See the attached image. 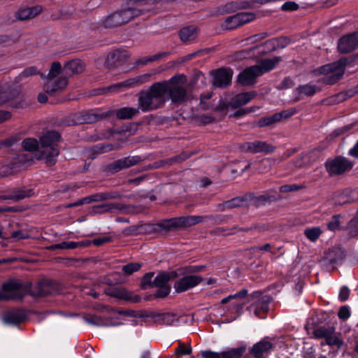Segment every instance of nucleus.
Listing matches in <instances>:
<instances>
[{
	"label": "nucleus",
	"instance_id": "nucleus-48",
	"mask_svg": "<svg viewBox=\"0 0 358 358\" xmlns=\"http://www.w3.org/2000/svg\"><path fill=\"white\" fill-rule=\"evenodd\" d=\"M348 229L349 237L356 238L358 236V213L349 221Z\"/></svg>",
	"mask_w": 358,
	"mask_h": 358
},
{
	"label": "nucleus",
	"instance_id": "nucleus-10",
	"mask_svg": "<svg viewBox=\"0 0 358 358\" xmlns=\"http://www.w3.org/2000/svg\"><path fill=\"white\" fill-rule=\"evenodd\" d=\"M143 159L140 156H128L122 157L108 164L105 166L104 171L108 173L115 174L123 169L130 168L138 164Z\"/></svg>",
	"mask_w": 358,
	"mask_h": 358
},
{
	"label": "nucleus",
	"instance_id": "nucleus-29",
	"mask_svg": "<svg viewBox=\"0 0 358 358\" xmlns=\"http://www.w3.org/2000/svg\"><path fill=\"white\" fill-rule=\"evenodd\" d=\"M256 95L255 91L239 93L231 99L229 105L232 108H238L249 103Z\"/></svg>",
	"mask_w": 358,
	"mask_h": 358
},
{
	"label": "nucleus",
	"instance_id": "nucleus-60",
	"mask_svg": "<svg viewBox=\"0 0 358 358\" xmlns=\"http://www.w3.org/2000/svg\"><path fill=\"white\" fill-rule=\"evenodd\" d=\"M276 49L277 48H285L291 42V40L287 36H280L274 38Z\"/></svg>",
	"mask_w": 358,
	"mask_h": 358
},
{
	"label": "nucleus",
	"instance_id": "nucleus-59",
	"mask_svg": "<svg viewBox=\"0 0 358 358\" xmlns=\"http://www.w3.org/2000/svg\"><path fill=\"white\" fill-rule=\"evenodd\" d=\"M192 348L191 345L185 346L184 343H179V345L175 350V353L178 355H189L192 353Z\"/></svg>",
	"mask_w": 358,
	"mask_h": 358
},
{
	"label": "nucleus",
	"instance_id": "nucleus-62",
	"mask_svg": "<svg viewBox=\"0 0 358 358\" xmlns=\"http://www.w3.org/2000/svg\"><path fill=\"white\" fill-rule=\"evenodd\" d=\"M351 315V312L348 306H343L340 308L338 317L341 320H347Z\"/></svg>",
	"mask_w": 358,
	"mask_h": 358
},
{
	"label": "nucleus",
	"instance_id": "nucleus-38",
	"mask_svg": "<svg viewBox=\"0 0 358 358\" xmlns=\"http://www.w3.org/2000/svg\"><path fill=\"white\" fill-rule=\"evenodd\" d=\"M197 34L198 28L196 26L190 25L180 29L178 35L182 42L187 43L194 41L197 37Z\"/></svg>",
	"mask_w": 358,
	"mask_h": 358
},
{
	"label": "nucleus",
	"instance_id": "nucleus-15",
	"mask_svg": "<svg viewBox=\"0 0 358 358\" xmlns=\"http://www.w3.org/2000/svg\"><path fill=\"white\" fill-rule=\"evenodd\" d=\"M358 47V31L341 36L337 45L338 51L341 54L353 52Z\"/></svg>",
	"mask_w": 358,
	"mask_h": 358
},
{
	"label": "nucleus",
	"instance_id": "nucleus-12",
	"mask_svg": "<svg viewBox=\"0 0 358 358\" xmlns=\"http://www.w3.org/2000/svg\"><path fill=\"white\" fill-rule=\"evenodd\" d=\"M239 149L244 152L252 154L264 153L271 154L275 150V147L266 141H255L252 142H244L239 144Z\"/></svg>",
	"mask_w": 358,
	"mask_h": 358
},
{
	"label": "nucleus",
	"instance_id": "nucleus-40",
	"mask_svg": "<svg viewBox=\"0 0 358 358\" xmlns=\"http://www.w3.org/2000/svg\"><path fill=\"white\" fill-rule=\"evenodd\" d=\"M281 60L282 59L279 56H275L272 59H264L261 62L258 66L260 68L262 75H264L265 73L273 70Z\"/></svg>",
	"mask_w": 358,
	"mask_h": 358
},
{
	"label": "nucleus",
	"instance_id": "nucleus-56",
	"mask_svg": "<svg viewBox=\"0 0 358 358\" xmlns=\"http://www.w3.org/2000/svg\"><path fill=\"white\" fill-rule=\"evenodd\" d=\"M17 171V166L13 164L3 166L0 169V177L4 178L15 174Z\"/></svg>",
	"mask_w": 358,
	"mask_h": 358
},
{
	"label": "nucleus",
	"instance_id": "nucleus-53",
	"mask_svg": "<svg viewBox=\"0 0 358 358\" xmlns=\"http://www.w3.org/2000/svg\"><path fill=\"white\" fill-rule=\"evenodd\" d=\"M206 266L205 265H192L185 266L181 269V274H191L197 273L203 271Z\"/></svg>",
	"mask_w": 358,
	"mask_h": 358
},
{
	"label": "nucleus",
	"instance_id": "nucleus-13",
	"mask_svg": "<svg viewBox=\"0 0 358 358\" xmlns=\"http://www.w3.org/2000/svg\"><path fill=\"white\" fill-rule=\"evenodd\" d=\"M255 19L252 13H238L236 15L227 17L223 24V27L227 30H232L245 24L249 23Z\"/></svg>",
	"mask_w": 358,
	"mask_h": 358
},
{
	"label": "nucleus",
	"instance_id": "nucleus-41",
	"mask_svg": "<svg viewBox=\"0 0 358 358\" xmlns=\"http://www.w3.org/2000/svg\"><path fill=\"white\" fill-rule=\"evenodd\" d=\"M345 68H339L338 71H334L332 73L327 76H324L320 81H322L324 84L328 85H332L339 81L343 77Z\"/></svg>",
	"mask_w": 358,
	"mask_h": 358
},
{
	"label": "nucleus",
	"instance_id": "nucleus-45",
	"mask_svg": "<svg viewBox=\"0 0 358 358\" xmlns=\"http://www.w3.org/2000/svg\"><path fill=\"white\" fill-rule=\"evenodd\" d=\"M157 288L158 289L156 290L153 294H150L146 297L147 300H152L153 299H164L170 294L171 289L169 285Z\"/></svg>",
	"mask_w": 358,
	"mask_h": 358
},
{
	"label": "nucleus",
	"instance_id": "nucleus-25",
	"mask_svg": "<svg viewBox=\"0 0 358 358\" xmlns=\"http://www.w3.org/2000/svg\"><path fill=\"white\" fill-rule=\"evenodd\" d=\"M27 318L25 311L22 309H15L4 313L3 320L5 323L18 325L24 322Z\"/></svg>",
	"mask_w": 358,
	"mask_h": 358
},
{
	"label": "nucleus",
	"instance_id": "nucleus-20",
	"mask_svg": "<svg viewBox=\"0 0 358 358\" xmlns=\"http://www.w3.org/2000/svg\"><path fill=\"white\" fill-rule=\"evenodd\" d=\"M128 52L125 50H115L108 54L106 65L109 69H115L124 65L129 59Z\"/></svg>",
	"mask_w": 358,
	"mask_h": 358
},
{
	"label": "nucleus",
	"instance_id": "nucleus-4",
	"mask_svg": "<svg viewBox=\"0 0 358 358\" xmlns=\"http://www.w3.org/2000/svg\"><path fill=\"white\" fill-rule=\"evenodd\" d=\"M166 90L159 82L153 83L148 90H143L137 94L139 110L143 113L153 111L164 106Z\"/></svg>",
	"mask_w": 358,
	"mask_h": 358
},
{
	"label": "nucleus",
	"instance_id": "nucleus-35",
	"mask_svg": "<svg viewBox=\"0 0 358 358\" xmlns=\"http://www.w3.org/2000/svg\"><path fill=\"white\" fill-rule=\"evenodd\" d=\"M85 320L92 325L97 327H110L117 324L113 322L112 318L101 317L96 315H90L85 317Z\"/></svg>",
	"mask_w": 358,
	"mask_h": 358
},
{
	"label": "nucleus",
	"instance_id": "nucleus-57",
	"mask_svg": "<svg viewBox=\"0 0 358 358\" xmlns=\"http://www.w3.org/2000/svg\"><path fill=\"white\" fill-rule=\"evenodd\" d=\"M158 317L162 322L166 325H173L176 321V315L173 313H165L158 315Z\"/></svg>",
	"mask_w": 358,
	"mask_h": 358
},
{
	"label": "nucleus",
	"instance_id": "nucleus-5",
	"mask_svg": "<svg viewBox=\"0 0 358 358\" xmlns=\"http://www.w3.org/2000/svg\"><path fill=\"white\" fill-rule=\"evenodd\" d=\"M39 139L42 148L41 157L46 160L48 165H55L60 153L58 143L62 140V134L56 130L47 129L42 133Z\"/></svg>",
	"mask_w": 358,
	"mask_h": 358
},
{
	"label": "nucleus",
	"instance_id": "nucleus-43",
	"mask_svg": "<svg viewBox=\"0 0 358 358\" xmlns=\"http://www.w3.org/2000/svg\"><path fill=\"white\" fill-rule=\"evenodd\" d=\"M246 345H242L236 348H231L229 350L223 351L221 353L222 358H241L246 351Z\"/></svg>",
	"mask_w": 358,
	"mask_h": 358
},
{
	"label": "nucleus",
	"instance_id": "nucleus-49",
	"mask_svg": "<svg viewBox=\"0 0 358 358\" xmlns=\"http://www.w3.org/2000/svg\"><path fill=\"white\" fill-rule=\"evenodd\" d=\"M341 218L342 215L341 214L334 215L331 217V220L327 224L328 230L334 232L342 230L343 229L341 227Z\"/></svg>",
	"mask_w": 358,
	"mask_h": 358
},
{
	"label": "nucleus",
	"instance_id": "nucleus-55",
	"mask_svg": "<svg viewBox=\"0 0 358 358\" xmlns=\"http://www.w3.org/2000/svg\"><path fill=\"white\" fill-rule=\"evenodd\" d=\"M78 248V242L75 241H64L60 243L54 244L50 246L51 250H55V249H61V250H66V249H76Z\"/></svg>",
	"mask_w": 358,
	"mask_h": 358
},
{
	"label": "nucleus",
	"instance_id": "nucleus-61",
	"mask_svg": "<svg viewBox=\"0 0 358 358\" xmlns=\"http://www.w3.org/2000/svg\"><path fill=\"white\" fill-rule=\"evenodd\" d=\"M303 188L302 186L297 184L284 185L280 187L279 191L281 193L296 192Z\"/></svg>",
	"mask_w": 358,
	"mask_h": 358
},
{
	"label": "nucleus",
	"instance_id": "nucleus-14",
	"mask_svg": "<svg viewBox=\"0 0 358 358\" xmlns=\"http://www.w3.org/2000/svg\"><path fill=\"white\" fill-rule=\"evenodd\" d=\"M19 96L20 91L16 87L8 88V90L0 88V106L9 103L13 108H23L25 103L18 99Z\"/></svg>",
	"mask_w": 358,
	"mask_h": 358
},
{
	"label": "nucleus",
	"instance_id": "nucleus-32",
	"mask_svg": "<svg viewBox=\"0 0 358 358\" xmlns=\"http://www.w3.org/2000/svg\"><path fill=\"white\" fill-rule=\"evenodd\" d=\"M295 91L298 94L299 96L294 99V101H299L301 99V95L306 96H313L317 92L321 91V88L309 83L305 85H299L297 87H296Z\"/></svg>",
	"mask_w": 358,
	"mask_h": 358
},
{
	"label": "nucleus",
	"instance_id": "nucleus-26",
	"mask_svg": "<svg viewBox=\"0 0 358 358\" xmlns=\"http://www.w3.org/2000/svg\"><path fill=\"white\" fill-rule=\"evenodd\" d=\"M251 3L247 1H232L219 7V11L222 14L235 13L241 9L250 8Z\"/></svg>",
	"mask_w": 358,
	"mask_h": 358
},
{
	"label": "nucleus",
	"instance_id": "nucleus-34",
	"mask_svg": "<svg viewBox=\"0 0 358 358\" xmlns=\"http://www.w3.org/2000/svg\"><path fill=\"white\" fill-rule=\"evenodd\" d=\"M345 257V250L341 248L329 249L326 253V259L330 264H341Z\"/></svg>",
	"mask_w": 358,
	"mask_h": 358
},
{
	"label": "nucleus",
	"instance_id": "nucleus-39",
	"mask_svg": "<svg viewBox=\"0 0 358 358\" xmlns=\"http://www.w3.org/2000/svg\"><path fill=\"white\" fill-rule=\"evenodd\" d=\"M140 113L139 108L122 107L115 110V115L119 120H129Z\"/></svg>",
	"mask_w": 358,
	"mask_h": 358
},
{
	"label": "nucleus",
	"instance_id": "nucleus-23",
	"mask_svg": "<svg viewBox=\"0 0 358 358\" xmlns=\"http://www.w3.org/2000/svg\"><path fill=\"white\" fill-rule=\"evenodd\" d=\"M129 206L118 202L106 203L99 205L94 206L92 208L93 212L97 214H103L106 213H119L125 212Z\"/></svg>",
	"mask_w": 358,
	"mask_h": 358
},
{
	"label": "nucleus",
	"instance_id": "nucleus-16",
	"mask_svg": "<svg viewBox=\"0 0 358 358\" xmlns=\"http://www.w3.org/2000/svg\"><path fill=\"white\" fill-rule=\"evenodd\" d=\"M296 113V110L294 108L283 110L271 115L259 118L257 124L259 127H268L280 122L283 119H288L292 117Z\"/></svg>",
	"mask_w": 358,
	"mask_h": 358
},
{
	"label": "nucleus",
	"instance_id": "nucleus-18",
	"mask_svg": "<svg viewBox=\"0 0 358 358\" xmlns=\"http://www.w3.org/2000/svg\"><path fill=\"white\" fill-rule=\"evenodd\" d=\"M262 76V72L258 65H253L245 69L238 76V82L244 86L253 85L257 78Z\"/></svg>",
	"mask_w": 358,
	"mask_h": 358
},
{
	"label": "nucleus",
	"instance_id": "nucleus-28",
	"mask_svg": "<svg viewBox=\"0 0 358 358\" xmlns=\"http://www.w3.org/2000/svg\"><path fill=\"white\" fill-rule=\"evenodd\" d=\"M43 10L41 6L20 8L15 14V17L19 20H27L38 15Z\"/></svg>",
	"mask_w": 358,
	"mask_h": 358
},
{
	"label": "nucleus",
	"instance_id": "nucleus-2",
	"mask_svg": "<svg viewBox=\"0 0 358 358\" xmlns=\"http://www.w3.org/2000/svg\"><path fill=\"white\" fill-rule=\"evenodd\" d=\"M160 0H126L124 8L108 15L102 22L104 28H113L127 24L148 11L143 6H154Z\"/></svg>",
	"mask_w": 358,
	"mask_h": 358
},
{
	"label": "nucleus",
	"instance_id": "nucleus-30",
	"mask_svg": "<svg viewBox=\"0 0 358 358\" xmlns=\"http://www.w3.org/2000/svg\"><path fill=\"white\" fill-rule=\"evenodd\" d=\"M68 85V80L66 77H59L54 82H48L45 85V90L47 94L54 96L62 92Z\"/></svg>",
	"mask_w": 358,
	"mask_h": 358
},
{
	"label": "nucleus",
	"instance_id": "nucleus-51",
	"mask_svg": "<svg viewBox=\"0 0 358 358\" xmlns=\"http://www.w3.org/2000/svg\"><path fill=\"white\" fill-rule=\"evenodd\" d=\"M62 65L59 62H54L49 70L46 78L49 80L56 78L62 72Z\"/></svg>",
	"mask_w": 358,
	"mask_h": 358
},
{
	"label": "nucleus",
	"instance_id": "nucleus-1",
	"mask_svg": "<svg viewBox=\"0 0 358 358\" xmlns=\"http://www.w3.org/2000/svg\"><path fill=\"white\" fill-rule=\"evenodd\" d=\"M29 281L22 282L14 279L9 280L2 285L0 292V301L19 300L22 301L26 295L34 298L43 297L52 294L50 289V282H39L34 289Z\"/></svg>",
	"mask_w": 358,
	"mask_h": 358
},
{
	"label": "nucleus",
	"instance_id": "nucleus-19",
	"mask_svg": "<svg viewBox=\"0 0 358 358\" xmlns=\"http://www.w3.org/2000/svg\"><path fill=\"white\" fill-rule=\"evenodd\" d=\"M34 196V189L26 186L14 187L8 191V192L1 196L2 200H12L19 201L25 198H29Z\"/></svg>",
	"mask_w": 358,
	"mask_h": 358
},
{
	"label": "nucleus",
	"instance_id": "nucleus-31",
	"mask_svg": "<svg viewBox=\"0 0 358 358\" xmlns=\"http://www.w3.org/2000/svg\"><path fill=\"white\" fill-rule=\"evenodd\" d=\"M251 196L249 198V205H253L256 207L264 206L266 203L275 202L278 201V199L274 195H270L268 194H261L256 196L254 193H248Z\"/></svg>",
	"mask_w": 358,
	"mask_h": 358
},
{
	"label": "nucleus",
	"instance_id": "nucleus-21",
	"mask_svg": "<svg viewBox=\"0 0 358 358\" xmlns=\"http://www.w3.org/2000/svg\"><path fill=\"white\" fill-rule=\"evenodd\" d=\"M233 71L230 68L217 69L213 74V85L219 88H225L231 85Z\"/></svg>",
	"mask_w": 358,
	"mask_h": 358
},
{
	"label": "nucleus",
	"instance_id": "nucleus-3",
	"mask_svg": "<svg viewBox=\"0 0 358 358\" xmlns=\"http://www.w3.org/2000/svg\"><path fill=\"white\" fill-rule=\"evenodd\" d=\"M201 215H186L164 219L154 224L141 226L146 233L167 234L169 232L185 229L203 222Z\"/></svg>",
	"mask_w": 358,
	"mask_h": 358
},
{
	"label": "nucleus",
	"instance_id": "nucleus-9",
	"mask_svg": "<svg viewBox=\"0 0 358 358\" xmlns=\"http://www.w3.org/2000/svg\"><path fill=\"white\" fill-rule=\"evenodd\" d=\"M324 166L330 176H336L350 170L354 164L345 157L336 156L334 159H328L324 163Z\"/></svg>",
	"mask_w": 358,
	"mask_h": 358
},
{
	"label": "nucleus",
	"instance_id": "nucleus-27",
	"mask_svg": "<svg viewBox=\"0 0 358 358\" xmlns=\"http://www.w3.org/2000/svg\"><path fill=\"white\" fill-rule=\"evenodd\" d=\"M250 196V195L246 193L243 196L234 197L220 203L219 205V208L222 211H224L226 209H232L234 208L241 207L244 205H249L248 200Z\"/></svg>",
	"mask_w": 358,
	"mask_h": 358
},
{
	"label": "nucleus",
	"instance_id": "nucleus-37",
	"mask_svg": "<svg viewBox=\"0 0 358 358\" xmlns=\"http://www.w3.org/2000/svg\"><path fill=\"white\" fill-rule=\"evenodd\" d=\"M85 69L83 62L79 59H75L69 61L64 64V71L66 75L78 74Z\"/></svg>",
	"mask_w": 358,
	"mask_h": 358
},
{
	"label": "nucleus",
	"instance_id": "nucleus-64",
	"mask_svg": "<svg viewBox=\"0 0 358 358\" xmlns=\"http://www.w3.org/2000/svg\"><path fill=\"white\" fill-rule=\"evenodd\" d=\"M299 8V4L294 1H286L281 6V10L283 11H294L297 10Z\"/></svg>",
	"mask_w": 358,
	"mask_h": 358
},
{
	"label": "nucleus",
	"instance_id": "nucleus-58",
	"mask_svg": "<svg viewBox=\"0 0 358 358\" xmlns=\"http://www.w3.org/2000/svg\"><path fill=\"white\" fill-rule=\"evenodd\" d=\"M141 266L140 264L136 262H131L124 265L122 271L124 273L131 275L133 273L138 271L141 268Z\"/></svg>",
	"mask_w": 358,
	"mask_h": 358
},
{
	"label": "nucleus",
	"instance_id": "nucleus-52",
	"mask_svg": "<svg viewBox=\"0 0 358 358\" xmlns=\"http://www.w3.org/2000/svg\"><path fill=\"white\" fill-rule=\"evenodd\" d=\"M155 273L153 272H148L143 275L141 281V287L142 289L153 287V280Z\"/></svg>",
	"mask_w": 358,
	"mask_h": 358
},
{
	"label": "nucleus",
	"instance_id": "nucleus-22",
	"mask_svg": "<svg viewBox=\"0 0 358 358\" xmlns=\"http://www.w3.org/2000/svg\"><path fill=\"white\" fill-rule=\"evenodd\" d=\"M349 64V59L347 57H341L338 61L333 63L322 65L314 70L316 76L324 75L327 76L334 71H338L339 68H345Z\"/></svg>",
	"mask_w": 358,
	"mask_h": 358
},
{
	"label": "nucleus",
	"instance_id": "nucleus-8",
	"mask_svg": "<svg viewBox=\"0 0 358 358\" xmlns=\"http://www.w3.org/2000/svg\"><path fill=\"white\" fill-rule=\"evenodd\" d=\"M150 78V75L145 73L138 76L134 78H129L126 80L112 84L109 86L100 88L98 90L101 92L99 94H110L112 93L124 92L129 89L139 86L145 83H147Z\"/></svg>",
	"mask_w": 358,
	"mask_h": 358
},
{
	"label": "nucleus",
	"instance_id": "nucleus-36",
	"mask_svg": "<svg viewBox=\"0 0 358 358\" xmlns=\"http://www.w3.org/2000/svg\"><path fill=\"white\" fill-rule=\"evenodd\" d=\"M108 117V113H100L97 110H90L80 115L82 123L92 124Z\"/></svg>",
	"mask_w": 358,
	"mask_h": 358
},
{
	"label": "nucleus",
	"instance_id": "nucleus-47",
	"mask_svg": "<svg viewBox=\"0 0 358 358\" xmlns=\"http://www.w3.org/2000/svg\"><path fill=\"white\" fill-rule=\"evenodd\" d=\"M170 280V276L166 272L159 273L153 280V287H161L168 286V282Z\"/></svg>",
	"mask_w": 358,
	"mask_h": 358
},
{
	"label": "nucleus",
	"instance_id": "nucleus-63",
	"mask_svg": "<svg viewBox=\"0 0 358 358\" xmlns=\"http://www.w3.org/2000/svg\"><path fill=\"white\" fill-rule=\"evenodd\" d=\"M269 35H270V34L268 32H262V33H259V34H256L250 36V37H248L247 38V41L250 43H257V42L264 40V38L268 37Z\"/></svg>",
	"mask_w": 358,
	"mask_h": 358
},
{
	"label": "nucleus",
	"instance_id": "nucleus-54",
	"mask_svg": "<svg viewBox=\"0 0 358 358\" xmlns=\"http://www.w3.org/2000/svg\"><path fill=\"white\" fill-rule=\"evenodd\" d=\"M109 294L120 299H124L127 301L131 300V292L127 291L124 289H115L113 290Z\"/></svg>",
	"mask_w": 358,
	"mask_h": 358
},
{
	"label": "nucleus",
	"instance_id": "nucleus-42",
	"mask_svg": "<svg viewBox=\"0 0 358 358\" xmlns=\"http://www.w3.org/2000/svg\"><path fill=\"white\" fill-rule=\"evenodd\" d=\"M334 330H335V328L334 327L332 328H331L330 329H329L328 331L329 332L327 333V334L325 333V336H323L322 338L325 339V342L327 345H329L331 347L336 346V347H337V348L339 349L343 345V341L338 337L333 336Z\"/></svg>",
	"mask_w": 358,
	"mask_h": 358
},
{
	"label": "nucleus",
	"instance_id": "nucleus-46",
	"mask_svg": "<svg viewBox=\"0 0 358 358\" xmlns=\"http://www.w3.org/2000/svg\"><path fill=\"white\" fill-rule=\"evenodd\" d=\"M321 234L322 230L319 227L307 228L304 230V235L311 242H315Z\"/></svg>",
	"mask_w": 358,
	"mask_h": 358
},
{
	"label": "nucleus",
	"instance_id": "nucleus-6",
	"mask_svg": "<svg viewBox=\"0 0 358 358\" xmlns=\"http://www.w3.org/2000/svg\"><path fill=\"white\" fill-rule=\"evenodd\" d=\"M330 315V313L324 310L313 312L305 325L308 334L315 338H322L333 327L329 321Z\"/></svg>",
	"mask_w": 358,
	"mask_h": 358
},
{
	"label": "nucleus",
	"instance_id": "nucleus-7",
	"mask_svg": "<svg viewBox=\"0 0 358 358\" xmlns=\"http://www.w3.org/2000/svg\"><path fill=\"white\" fill-rule=\"evenodd\" d=\"M185 76L182 74H177L172 76L169 80L159 82L166 90V103L169 100L174 104L183 103L187 98V90L180 84L184 83Z\"/></svg>",
	"mask_w": 358,
	"mask_h": 358
},
{
	"label": "nucleus",
	"instance_id": "nucleus-17",
	"mask_svg": "<svg viewBox=\"0 0 358 358\" xmlns=\"http://www.w3.org/2000/svg\"><path fill=\"white\" fill-rule=\"evenodd\" d=\"M272 301V296L263 295L250 305L249 308L250 311L252 312L257 317L264 319L267 317Z\"/></svg>",
	"mask_w": 358,
	"mask_h": 358
},
{
	"label": "nucleus",
	"instance_id": "nucleus-11",
	"mask_svg": "<svg viewBox=\"0 0 358 358\" xmlns=\"http://www.w3.org/2000/svg\"><path fill=\"white\" fill-rule=\"evenodd\" d=\"M183 276L176 280L173 287L176 293L187 292L198 286L205 279L199 275L182 274Z\"/></svg>",
	"mask_w": 358,
	"mask_h": 358
},
{
	"label": "nucleus",
	"instance_id": "nucleus-33",
	"mask_svg": "<svg viewBox=\"0 0 358 358\" xmlns=\"http://www.w3.org/2000/svg\"><path fill=\"white\" fill-rule=\"evenodd\" d=\"M248 294V290L246 289H242L241 291L236 292L234 294L229 295L222 299L221 303L226 304L231 299H237L239 301H237L233 304L234 308L237 310L242 309Z\"/></svg>",
	"mask_w": 358,
	"mask_h": 358
},
{
	"label": "nucleus",
	"instance_id": "nucleus-50",
	"mask_svg": "<svg viewBox=\"0 0 358 358\" xmlns=\"http://www.w3.org/2000/svg\"><path fill=\"white\" fill-rule=\"evenodd\" d=\"M20 39V35L17 33L13 34L0 35V45H11L17 43Z\"/></svg>",
	"mask_w": 358,
	"mask_h": 358
},
{
	"label": "nucleus",
	"instance_id": "nucleus-44",
	"mask_svg": "<svg viewBox=\"0 0 358 358\" xmlns=\"http://www.w3.org/2000/svg\"><path fill=\"white\" fill-rule=\"evenodd\" d=\"M40 140L38 141L35 138H27L22 142L23 149L28 152H36L38 150Z\"/></svg>",
	"mask_w": 358,
	"mask_h": 358
},
{
	"label": "nucleus",
	"instance_id": "nucleus-24",
	"mask_svg": "<svg viewBox=\"0 0 358 358\" xmlns=\"http://www.w3.org/2000/svg\"><path fill=\"white\" fill-rule=\"evenodd\" d=\"M273 348V344L267 338L262 339L249 349V355L255 358H262L264 353Z\"/></svg>",
	"mask_w": 358,
	"mask_h": 358
}]
</instances>
